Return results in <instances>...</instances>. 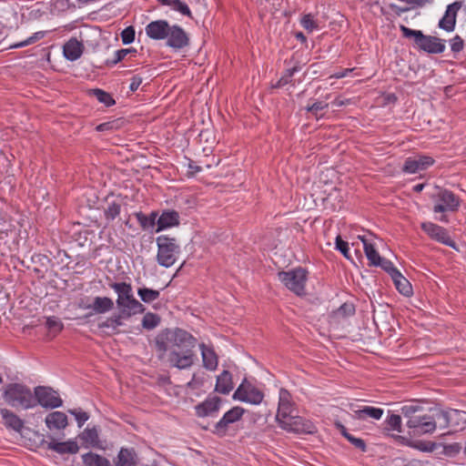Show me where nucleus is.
Returning <instances> with one entry per match:
<instances>
[{
	"mask_svg": "<svg viewBox=\"0 0 466 466\" xmlns=\"http://www.w3.org/2000/svg\"><path fill=\"white\" fill-rule=\"evenodd\" d=\"M90 93L96 97V99L100 102V103H103L106 106H111L113 105H115V100L114 98L112 97V96L102 90V89H99V88H96V89H92L90 90Z\"/></svg>",
	"mask_w": 466,
	"mask_h": 466,
	"instance_id": "nucleus-33",
	"label": "nucleus"
},
{
	"mask_svg": "<svg viewBox=\"0 0 466 466\" xmlns=\"http://www.w3.org/2000/svg\"><path fill=\"white\" fill-rule=\"evenodd\" d=\"M365 255L372 266H378L380 263L381 257L374 248V244L365 243L364 248Z\"/></svg>",
	"mask_w": 466,
	"mask_h": 466,
	"instance_id": "nucleus-34",
	"label": "nucleus"
},
{
	"mask_svg": "<svg viewBox=\"0 0 466 466\" xmlns=\"http://www.w3.org/2000/svg\"><path fill=\"white\" fill-rule=\"evenodd\" d=\"M84 51V46L76 38L69 39L63 46L65 57L70 61L78 59Z\"/></svg>",
	"mask_w": 466,
	"mask_h": 466,
	"instance_id": "nucleus-22",
	"label": "nucleus"
},
{
	"mask_svg": "<svg viewBox=\"0 0 466 466\" xmlns=\"http://www.w3.org/2000/svg\"><path fill=\"white\" fill-rule=\"evenodd\" d=\"M301 25L308 32H312L318 28L317 23L311 15H305L301 19Z\"/></svg>",
	"mask_w": 466,
	"mask_h": 466,
	"instance_id": "nucleus-42",
	"label": "nucleus"
},
{
	"mask_svg": "<svg viewBox=\"0 0 466 466\" xmlns=\"http://www.w3.org/2000/svg\"><path fill=\"white\" fill-rule=\"evenodd\" d=\"M167 45L173 48L180 49L188 44L185 31L178 26H172L167 33Z\"/></svg>",
	"mask_w": 466,
	"mask_h": 466,
	"instance_id": "nucleus-20",
	"label": "nucleus"
},
{
	"mask_svg": "<svg viewBox=\"0 0 466 466\" xmlns=\"http://www.w3.org/2000/svg\"><path fill=\"white\" fill-rule=\"evenodd\" d=\"M70 412L75 415V418L78 423L79 427H82L84 423L89 419V416L85 411H76V410H70Z\"/></svg>",
	"mask_w": 466,
	"mask_h": 466,
	"instance_id": "nucleus-48",
	"label": "nucleus"
},
{
	"mask_svg": "<svg viewBox=\"0 0 466 466\" xmlns=\"http://www.w3.org/2000/svg\"><path fill=\"white\" fill-rule=\"evenodd\" d=\"M122 41L125 45L132 43L135 39V29L133 26L125 28L121 33Z\"/></svg>",
	"mask_w": 466,
	"mask_h": 466,
	"instance_id": "nucleus-44",
	"label": "nucleus"
},
{
	"mask_svg": "<svg viewBox=\"0 0 466 466\" xmlns=\"http://www.w3.org/2000/svg\"><path fill=\"white\" fill-rule=\"evenodd\" d=\"M294 412V404L292 402L290 393L285 389H280L279 395L277 420L279 421L283 420V418H287L288 415H290Z\"/></svg>",
	"mask_w": 466,
	"mask_h": 466,
	"instance_id": "nucleus-18",
	"label": "nucleus"
},
{
	"mask_svg": "<svg viewBox=\"0 0 466 466\" xmlns=\"http://www.w3.org/2000/svg\"><path fill=\"white\" fill-rule=\"evenodd\" d=\"M0 413L2 416V421L6 428L12 429L17 432L22 431L24 428V421L13 411L7 409H1Z\"/></svg>",
	"mask_w": 466,
	"mask_h": 466,
	"instance_id": "nucleus-25",
	"label": "nucleus"
},
{
	"mask_svg": "<svg viewBox=\"0 0 466 466\" xmlns=\"http://www.w3.org/2000/svg\"><path fill=\"white\" fill-rule=\"evenodd\" d=\"M462 2L456 1L447 6L445 15L439 22V26L447 32L454 30L456 24V15L458 11L461 8Z\"/></svg>",
	"mask_w": 466,
	"mask_h": 466,
	"instance_id": "nucleus-16",
	"label": "nucleus"
},
{
	"mask_svg": "<svg viewBox=\"0 0 466 466\" xmlns=\"http://www.w3.org/2000/svg\"><path fill=\"white\" fill-rule=\"evenodd\" d=\"M279 423L283 430L290 432L312 433L314 431V426L310 421L306 420L302 417L295 415L294 413L279 420Z\"/></svg>",
	"mask_w": 466,
	"mask_h": 466,
	"instance_id": "nucleus-11",
	"label": "nucleus"
},
{
	"mask_svg": "<svg viewBox=\"0 0 466 466\" xmlns=\"http://www.w3.org/2000/svg\"><path fill=\"white\" fill-rule=\"evenodd\" d=\"M404 466H428L427 463H424L420 461H411L405 464Z\"/></svg>",
	"mask_w": 466,
	"mask_h": 466,
	"instance_id": "nucleus-61",
	"label": "nucleus"
},
{
	"mask_svg": "<svg viewBox=\"0 0 466 466\" xmlns=\"http://www.w3.org/2000/svg\"><path fill=\"white\" fill-rule=\"evenodd\" d=\"M141 83H142V77L134 76L132 78V81H131V84H130V86H129L130 90L133 91V92L137 90V88L139 87Z\"/></svg>",
	"mask_w": 466,
	"mask_h": 466,
	"instance_id": "nucleus-56",
	"label": "nucleus"
},
{
	"mask_svg": "<svg viewBox=\"0 0 466 466\" xmlns=\"http://www.w3.org/2000/svg\"><path fill=\"white\" fill-rule=\"evenodd\" d=\"M354 312H355V309L352 304L344 303L336 311V316L346 317V316L353 315Z\"/></svg>",
	"mask_w": 466,
	"mask_h": 466,
	"instance_id": "nucleus-45",
	"label": "nucleus"
},
{
	"mask_svg": "<svg viewBox=\"0 0 466 466\" xmlns=\"http://www.w3.org/2000/svg\"><path fill=\"white\" fill-rule=\"evenodd\" d=\"M222 402V399L218 396H208L205 400L195 406V414L198 418L217 417Z\"/></svg>",
	"mask_w": 466,
	"mask_h": 466,
	"instance_id": "nucleus-12",
	"label": "nucleus"
},
{
	"mask_svg": "<svg viewBox=\"0 0 466 466\" xmlns=\"http://www.w3.org/2000/svg\"><path fill=\"white\" fill-rule=\"evenodd\" d=\"M47 449L59 454H76L79 451V446L74 440L59 442L52 439L47 442Z\"/></svg>",
	"mask_w": 466,
	"mask_h": 466,
	"instance_id": "nucleus-21",
	"label": "nucleus"
},
{
	"mask_svg": "<svg viewBox=\"0 0 466 466\" xmlns=\"http://www.w3.org/2000/svg\"><path fill=\"white\" fill-rule=\"evenodd\" d=\"M46 327L50 332L56 334L63 329V323L57 318L51 317L46 319Z\"/></svg>",
	"mask_w": 466,
	"mask_h": 466,
	"instance_id": "nucleus-40",
	"label": "nucleus"
},
{
	"mask_svg": "<svg viewBox=\"0 0 466 466\" xmlns=\"http://www.w3.org/2000/svg\"><path fill=\"white\" fill-rule=\"evenodd\" d=\"M4 398L5 402L14 408L27 410L36 405L31 390L27 387L17 383L9 384L5 387Z\"/></svg>",
	"mask_w": 466,
	"mask_h": 466,
	"instance_id": "nucleus-5",
	"label": "nucleus"
},
{
	"mask_svg": "<svg viewBox=\"0 0 466 466\" xmlns=\"http://www.w3.org/2000/svg\"><path fill=\"white\" fill-rule=\"evenodd\" d=\"M116 466H136L137 454L134 449L122 448L115 461Z\"/></svg>",
	"mask_w": 466,
	"mask_h": 466,
	"instance_id": "nucleus-29",
	"label": "nucleus"
},
{
	"mask_svg": "<svg viewBox=\"0 0 466 466\" xmlns=\"http://www.w3.org/2000/svg\"><path fill=\"white\" fill-rule=\"evenodd\" d=\"M458 414V411L457 410H453L451 412H440L439 413V417H441L446 424H449V421L451 420V418L452 417V415H457Z\"/></svg>",
	"mask_w": 466,
	"mask_h": 466,
	"instance_id": "nucleus-58",
	"label": "nucleus"
},
{
	"mask_svg": "<svg viewBox=\"0 0 466 466\" xmlns=\"http://www.w3.org/2000/svg\"><path fill=\"white\" fill-rule=\"evenodd\" d=\"M34 397L36 403L45 408H58L63 403L57 392L46 387L35 388Z\"/></svg>",
	"mask_w": 466,
	"mask_h": 466,
	"instance_id": "nucleus-13",
	"label": "nucleus"
},
{
	"mask_svg": "<svg viewBox=\"0 0 466 466\" xmlns=\"http://www.w3.org/2000/svg\"><path fill=\"white\" fill-rule=\"evenodd\" d=\"M138 295L140 296L142 301L146 302V288H140L138 289Z\"/></svg>",
	"mask_w": 466,
	"mask_h": 466,
	"instance_id": "nucleus-63",
	"label": "nucleus"
},
{
	"mask_svg": "<svg viewBox=\"0 0 466 466\" xmlns=\"http://www.w3.org/2000/svg\"><path fill=\"white\" fill-rule=\"evenodd\" d=\"M296 71H297V67L296 66H294V67H292L290 69H288L286 76H284L283 77H281L279 79V81L277 84V86L279 87V86H285L286 84H288L289 82V78L293 76V74Z\"/></svg>",
	"mask_w": 466,
	"mask_h": 466,
	"instance_id": "nucleus-54",
	"label": "nucleus"
},
{
	"mask_svg": "<svg viewBox=\"0 0 466 466\" xmlns=\"http://www.w3.org/2000/svg\"><path fill=\"white\" fill-rule=\"evenodd\" d=\"M150 460L151 463L147 462V466H159L163 461L162 457L157 454L154 450H147V461Z\"/></svg>",
	"mask_w": 466,
	"mask_h": 466,
	"instance_id": "nucleus-46",
	"label": "nucleus"
},
{
	"mask_svg": "<svg viewBox=\"0 0 466 466\" xmlns=\"http://www.w3.org/2000/svg\"><path fill=\"white\" fill-rule=\"evenodd\" d=\"M129 50L128 49H120V50H117L114 53L112 58H107L106 61V64L107 66H115L116 65L118 62L122 61V59H124V57L128 54Z\"/></svg>",
	"mask_w": 466,
	"mask_h": 466,
	"instance_id": "nucleus-39",
	"label": "nucleus"
},
{
	"mask_svg": "<svg viewBox=\"0 0 466 466\" xmlns=\"http://www.w3.org/2000/svg\"><path fill=\"white\" fill-rule=\"evenodd\" d=\"M372 235L370 233L369 236L366 235H359L358 238L362 242L363 248H365V243L372 244L371 240Z\"/></svg>",
	"mask_w": 466,
	"mask_h": 466,
	"instance_id": "nucleus-59",
	"label": "nucleus"
},
{
	"mask_svg": "<svg viewBox=\"0 0 466 466\" xmlns=\"http://www.w3.org/2000/svg\"><path fill=\"white\" fill-rule=\"evenodd\" d=\"M109 287L117 294L116 305L119 313L108 318L104 326L116 328L122 324L123 319L143 312V305L134 298L133 289L130 284L126 282H112Z\"/></svg>",
	"mask_w": 466,
	"mask_h": 466,
	"instance_id": "nucleus-1",
	"label": "nucleus"
},
{
	"mask_svg": "<svg viewBox=\"0 0 466 466\" xmlns=\"http://www.w3.org/2000/svg\"><path fill=\"white\" fill-rule=\"evenodd\" d=\"M82 439L88 444L92 446L97 445L98 433L96 429H86L82 433Z\"/></svg>",
	"mask_w": 466,
	"mask_h": 466,
	"instance_id": "nucleus-37",
	"label": "nucleus"
},
{
	"mask_svg": "<svg viewBox=\"0 0 466 466\" xmlns=\"http://www.w3.org/2000/svg\"><path fill=\"white\" fill-rule=\"evenodd\" d=\"M245 413V410L236 406L228 410L222 418L214 425L213 432L223 436L226 434L230 424L238 421Z\"/></svg>",
	"mask_w": 466,
	"mask_h": 466,
	"instance_id": "nucleus-14",
	"label": "nucleus"
},
{
	"mask_svg": "<svg viewBox=\"0 0 466 466\" xmlns=\"http://www.w3.org/2000/svg\"><path fill=\"white\" fill-rule=\"evenodd\" d=\"M346 439L359 451L365 452L367 446L365 441L360 439L357 438L354 435H346Z\"/></svg>",
	"mask_w": 466,
	"mask_h": 466,
	"instance_id": "nucleus-43",
	"label": "nucleus"
},
{
	"mask_svg": "<svg viewBox=\"0 0 466 466\" xmlns=\"http://www.w3.org/2000/svg\"><path fill=\"white\" fill-rule=\"evenodd\" d=\"M404 37L412 39L415 46L430 54H441L445 50L442 39L432 35H426L420 30L410 29L405 25L400 26Z\"/></svg>",
	"mask_w": 466,
	"mask_h": 466,
	"instance_id": "nucleus-4",
	"label": "nucleus"
},
{
	"mask_svg": "<svg viewBox=\"0 0 466 466\" xmlns=\"http://www.w3.org/2000/svg\"><path fill=\"white\" fill-rule=\"evenodd\" d=\"M383 410L371 406H362L358 410H353V417L358 420H366L368 418L380 420L383 415Z\"/></svg>",
	"mask_w": 466,
	"mask_h": 466,
	"instance_id": "nucleus-28",
	"label": "nucleus"
},
{
	"mask_svg": "<svg viewBox=\"0 0 466 466\" xmlns=\"http://www.w3.org/2000/svg\"><path fill=\"white\" fill-rule=\"evenodd\" d=\"M159 296V291L147 289V304L156 300Z\"/></svg>",
	"mask_w": 466,
	"mask_h": 466,
	"instance_id": "nucleus-55",
	"label": "nucleus"
},
{
	"mask_svg": "<svg viewBox=\"0 0 466 466\" xmlns=\"http://www.w3.org/2000/svg\"><path fill=\"white\" fill-rule=\"evenodd\" d=\"M156 343L159 350L194 348L197 345V339L184 329H167L157 337Z\"/></svg>",
	"mask_w": 466,
	"mask_h": 466,
	"instance_id": "nucleus-3",
	"label": "nucleus"
},
{
	"mask_svg": "<svg viewBox=\"0 0 466 466\" xmlns=\"http://www.w3.org/2000/svg\"><path fill=\"white\" fill-rule=\"evenodd\" d=\"M394 281V284L397 289L405 296H410L412 293V288L410 284L409 280L404 278L400 271L393 272V278H391Z\"/></svg>",
	"mask_w": 466,
	"mask_h": 466,
	"instance_id": "nucleus-30",
	"label": "nucleus"
},
{
	"mask_svg": "<svg viewBox=\"0 0 466 466\" xmlns=\"http://www.w3.org/2000/svg\"><path fill=\"white\" fill-rule=\"evenodd\" d=\"M116 128H117V120L102 123L96 127V129L100 132L113 130Z\"/></svg>",
	"mask_w": 466,
	"mask_h": 466,
	"instance_id": "nucleus-50",
	"label": "nucleus"
},
{
	"mask_svg": "<svg viewBox=\"0 0 466 466\" xmlns=\"http://www.w3.org/2000/svg\"><path fill=\"white\" fill-rule=\"evenodd\" d=\"M389 425L392 430L400 431V424H401V419L400 415L392 414L389 418Z\"/></svg>",
	"mask_w": 466,
	"mask_h": 466,
	"instance_id": "nucleus-52",
	"label": "nucleus"
},
{
	"mask_svg": "<svg viewBox=\"0 0 466 466\" xmlns=\"http://www.w3.org/2000/svg\"><path fill=\"white\" fill-rule=\"evenodd\" d=\"M433 201L434 213H445L456 211L460 206L459 198L451 191L437 187L435 192L431 194Z\"/></svg>",
	"mask_w": 466,
	"mask_h": 466,
	"instance_id": "nucleus-7",
	"label": "nucleus"
},
{
	"mask_svg": "<svg viewBox=\"0 0 466 466\" xmlns=\"http://www.w3.org/2000/svg\"><path fill=\"white\" fill-rule=\"evenodd\" d=\"M352 70H353L352 68H346V69L338 71L335 74H333L332 76H330V78H342V77H345Z\"/></svg>",
	"mask_w": 466,
	"mask_h": 466,
	"instance_id": "nucleus-57",
	"label": "nucleus"
},
{
	"mask_svg": "<svg viewBox=\"0 0 466 466\" xmlns=\"http://www.w3.org/2000/svg\"><path fill=\"white\" fill-rule=\"evenodd\" d=\"M433 163V158L429 156H418L415 157H409L405 160L403 171L406 173L414 174L418 171L426 169Z\"/></svg>",
	"mask_w": 466,
	"mask_h": 466,
	"instance_id": "nucleus-17",
	"label": "nucleus"
},
{
	"mask_svg": "<svg viewBox=\"0 0 466 466\" xmlns=\"http://www.w3.org/2000/svg\"><path fill=\"white\" fill-rule=\"evenodd\" d=\"M170 26L164 20L151 22L147 25V35L154 39H164L167 36Z\"/></svg>",
	"mask_w": 466,
	"mask_h": 466,
	"instance_id": "nucleus-26",
	"label": "nucleus"
},
{
	"mask_svg": "<svg viewBox=\"0 0 466 466\" xmlns=\"http://www.w3.org/2000/svg\"><path fill=\"white\" fill-rule=\"evenodd\" d=\"M178 224L179 215L177 211H165L160 216L157 212L153 211L147 216V228H151V230L155 232H159Z\"/></svg>",
	"mask_w": 466,
	"mask_h": 466,
	"instance_id": "nucleus-10",
	"label": "nucleus"
},
{
	"mask_svg": "<svg viewBox=\"0 0 466 466\" xmlns=\"http://www.w3.org/2000/svg\"><path fill=\"white\" fill-rule=\"evenodd\" d=\"M348 103H349V100H342V99L337 98L334 100L333 105L335 106H342Z\"/></svg>",
	"mask_w": 466,
	"mask_h": 466,
	"instance_id": "nucleus-62",
	"label": "nucleus"
},
{
	"mask_svg": "<svg viewBox=\"0 0 466 466\" xmlns=\"http://www.w3.org/2000/svg\"><path fill=\"white\" fill-rule=\"evenodd\" d=\"M167 359L171 366L187 369L192 365L194 355L192 351H169Z\"/></svg>",
	"mask_w": 466,
	"mask_h": 466,
	"instance_id": "nucleus-19",
	"label": "nucleus"
},
{
	"mask_svg": "<svg viewBox=\"0 0 466 466\" xmlns=\"http://www.w3.org/2000/svg\"><path fill=\"white\" fill-rule=\"evenodd\" d=\"M114 308V301L107 297H96L92 302L86 306V309H92L96 314L108 312Z\"/></svg>",
	"mask_w": 466,
	"mask_h": 466,
	"instance_id": "nucleus-27",
	"label": "nucleus"
},
{
	"mask_svg": "<svg viewBox=\"0 0 466 466\" xmlns=\"http://www.w3.org/2000/svg\"><path fill=\"white\" fill-rule=\"evenodd\" d=\"M421 228L431 239L449 247H454V241L442 227L432 222H423L421 223Z\"/></svg>",
	"mask_w": 466,
	"mask_h": 466,
	"instance_id": "nucleus-15",
	"label": "nucleus"
},
{
	"mask_svg": "<svg viewBox=\"0 0 466 466\" xmlns=\"http://www.w3.org/2000/svg\"><path fill=\"white\" fill-rule=\"evenodd\" d=\"M328 103L319 101L307 106V111L310 112L316 118L323 116L325 109L328 107Z\"/></svg>",
	"mask_w": 466,
	"mask_h": 466,
	"instance_id": "nucleus-36",
	"label": "nucleus"
},
{
	"mask_svg": "<svg viewBox=\"0 0 466 466\" xmlns=\"http://www.w3.org/2000/svg\"><path fill=\"white\" fill-rule=\"evenodd\" d=\"M160 322V317L157 314L147 312V329L157 327Z\"/></svg>",
	"mask_w": 466,
	"mask_h": 466,
	"instance_id": "nucleus-49",
	"label": "nucleus"
},
{
	"mask_svg": "<svg viewBox=\"0 0 466 466\" xmlns=\"http://www.w3.org/2000/svg\"><path fill=\"white\" fill-rule=\"evenodd\" d=\"M82 459L86 466H111L107 459L93 452L84 454Z\"/></svg>",
	"mask_w": 466,
	"mask_h": 466,
	"instance_id": "nucleus-31",
	"label": "nucleus"
},
{
	"mask_svg": "<svg viewBox=\"0 0 466 466\" xmlns=\"http://www.w3.org/2000/svg\"><path fill=\"white\" fill-rule=\"evenodd\" d=\"M164 307H165V304H164L163 302H161V301H158V302L154 303V304L152 305V308H153L154 309H156V310L161 309H163Z\"/></svg>",
	"mask_w": 466,
	"mask_h": 466,
	"instance_id": "nucleus-64",
	"label": "nucleus"
},
{
	"mask_svg": "<svg viewBox=\"0 0 466 466\" xmlns=\"http://www.w3.org/2000/svg\"><path fill=\"white\" fill-rule=\"evenodd\" d=\"M204 367L214 370L218 367V360L216 351H201Z\"/></svg>",
	"mask_w": 466,
	"mask_h": 466,
	"instance_id": "nucleus-32",
	"label": "nucleus"
},
{
	"mask_svg": "<svg viewBox=\"0 0 466 466\" xmlns=\"http://www.w3.org/2000/svg\"><path fill=\"white\" fill-rule=\"evenodd\" d=\"M451 47L453 52H460L463 48V41L459 36L456 35L451 39Z\"/></svg>",
	"mask_w": 466,
	"mask_h": 466,
	"instance_id": "nucleus-53",
	"label": "nucleus"
},
{
	"mask_svg": "<svg viewBox=\"0 0 466 466\" xmlns=\"http://www.w3.org/2000/svg\"><path fill=\"white\" fill-rule=\"evenodd\" d=\"M264 398L263 392L247 379H244L233 394L235 400L258 405Z\"/></svg>",
	"mask_w": 466,
	"mask_h": 466,
	"instance_id": "nucleus-9",
	"label": "nucleus"
},
{
	"mask_svg": "<svg viewBox=\"0 0 466 466\" xmlns=\"http://www.w3.org/2000/svg\"><path fill=\"white\" fill-rule=\"evenodd\" d=\"M136 217L142 228H146V215L143 212H139L136 214Z\"/></svg>",
	"mask_w": 466,
	"mask_h": 466,
	"instance_id": "nucleus-60",
	"label": "nucleus"
},
{
	"mask_svg": "<svg viewBox=\"0 0 466 466\" xmlns=\"http://www.w3.org/2000/svg\"><path fill=\"white\" fill-rule=\"evenodd\" d=\"M45 422L50 431L64 430L68 424L67 416L62 411H53L49 413L46 417Z\"/></svg>",
	"mask_w": 466,
	"mask_h": 466,
	"instance_id": "nucleus-23",
	"label": "nucleus"
},
{
	"mask_svg": "<svg viewBox=\"0 0 466 466\" xmlns=\"http://www.w3.org/2000/svg\"><path fill=\"white\" fill-rule=\"evenodd\" d=\"M121 210V205L116 202H113L108 204L107 208L105 209V216L107 220L115 219L119 214Z\"/></svg>",
	"mask_w": 466,
	"mask_h": 466,
	"instance_id": "nucleus-38",
	"label": "nucleus"
},
{
	"mask_svg": "<svg viewBox=\"0 0 466 466\" xmlns=\"http://www.w3.org/2000/svg\"><path fill=\"white\" fill-rule=\"evenodd\" d=\"M234 389L232 374L228 370H223L218 377L215 385V391L219 394L227 395Z\"/></svg>",
	"mask_w": 466,
	"mask_h": 466,
	"instance_id": "nucleus-24",
	"label": "nucleus"
},
{
	"mask_svg": "<svg viewBox=\"0 0 466 466\" xmlns=\"http://www.w3.org/2000/svg\"><path fill=\"white\" fill-rule=\"evenodd\" d=\"M169 5L173 7L174 10L180 12L182 15L187 16L191 15V12L188 6L180 0H171L169 2Z\"/></svg>",
	"mask_w": 466,
	"mask_h": 466,
	"instance_id": "nucleus-41",
	"label": "nucleus"
},
{
	"mask_svg": "<svg viewBox=\"0 0 466 466\" xmlns=\"http://www.w3.org/2000/svg\"><path fill=\"white\" fill-rule=\"evenodd\" d=\"M378 266H380L384 270L388 271L391 278H393L394 271H399L394 268L393 264L390 260L384 259L382 258L380 259V263Z\"/></svg>",
	"mask_w": 466,
	"mask_h": 466,
	"instance_id": "nucleus-51",
	"label": "nucleus"
},
{
	"mask_svg": "<svg viewBox=\"0 0 466 466\" xmlns=\"http://www.w3.org/2000/svg\"><path fill=\"white\" fill-rule=\"evenodd\" d=\"M336 248L346 257L349 258V245L348 242L341 239L340 237L336 238Z\"/></svg>",
	"mask_w": 466,
	"mask_h": 466,
	"instance_id": "nucleus-47",
	"label": "nucleus"
},
{
	"mask_svg": "<svg viewBox=\"0 0 466 466\" xmlns=\"http://www.w3.org/2000/svg\"><path fill=\"white\" fill-rule=\"evenodd\" d=\"M401 414L407 419L406 425L413 435L433 433L437 428L436 418L423 413V409L415 404L405 405Z\"/></svg>",
	"mask_w": 466,
	"mask_h": 466,
	"instance_id": "nucleus-2",
	"label": "nucleus"
},
{
	"mask_svg": "<svg viewBox=\"0 0 466 466\" xmlns=\"http://www.w3.org/2000/svg\"><path fill=\"white\" fill-rule=\"evenodd\" d=\"M45 35H46L45 31L35 32V34H33V35L29 36L27 39H25L22 42L11 45L10 48H20V47H24V46L35 44V42L44 38Z\"/></svg>",
	"mask_w": 466,
	"mask_h": 466,
	"instance_id": "nucleus-35",
	"label": "nucleus"
},
{
	"mask_svg": "<svg viewBox=\"0 0 466 466\" xmlns=\"http://www.w3.org/2000/svg\"><path fill=\"white\" fill-rule=\"evenodd\" d=\"M279 280L291 291L297 295L304 294L307 281V271L302 268H298L289 271L279 273Z\"/></svg>",
	"mask_w": 466,
	"mask_h": 466,
	"instance_id": "nucleus-8",
	"label": "nucleus"
},
{
	"mask_svg": "<svg viewBox=\"0 0 466 466\" xmlns=\"http://www.w3.org/2000/svg\"><path fill=\"white\" fill-rule=\"evenodd\" d=\"M157 245V262L166 268L173 266L180 253V247L175 238L161 235L156 239Z\"/></svg>",
	"mask_w": 466,
	"mask_h": 466,
	"instance_id": "nucleus-6",
	"label": "nucleus"
}]
</instances>
